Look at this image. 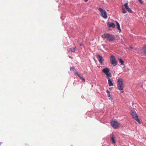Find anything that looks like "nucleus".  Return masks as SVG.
<instances>
[{
  "instance_id": "393cba45",
  "label": "nucleus",
  "mask_w": 146,
  "mask_h": 146,
  "mask_svg": "<svg viewBox=\"0 0 146 146\" xmlns=\"http://www.w3.org/2000/svg\"><path fill=\"white\" fill-rule=\"evenodd\" d=\"M88 0H84V1L85 2H86Z\"/></svg>"
},
{
  "instance_id": "6ab92c4d",
  "label": "nucleus",
  "mask_w": 146,
  "mask_h": 146,
  "mask_svg": "<svg viewBox=\"0 0 146 146\" xmlns=\"http://www.w3.org/2000/svg\"><path fill=\"white\" fill-rule=\"evenodd\" d=\"M123 13H125L126 12V10L123 7L122 8Z\"/></svg>"
},
{
  "instance_id": "b1692460",
  "label": "nucleus",
  "mask_w": 146,
  "mask_h": 146,
  "mask_svg": "<svg viewBox=\"0 0 146 146\" xmlns=\"http://www.w3.org/2000/svg\"><path fill=\"white\" fill-rule=\"evenodd\" d=\"M130 48L131 49V50L133 48V47L131 46H130Z\"/></svg>"
},
{
  "instance_id": "f3484780",
  "label": "nucleus",
  "mask_w": 146,
  "mask_h": 146,
  "mask_svg": "<svg viewBox=\"0 0 146 146\" xmlns=\"http://www.w3.org/2000/svg\"><path fill=\"white\" fill-rule=\"evenodd\" d=\"M80 79L82 80L83 82H84L85 81V79L83 78V77H81L80 76H79Z\"/></svg>"
},
{
  "instance_id": "4be33fe9",
  "label": "nucleus",
  "mask_w": 146,
  "mask_h": 146,
  "mask_svg": "<svg viewBox=\"0 0 146 146\" xmlns=\"http://www.w3.org/2000/svg\"><path fill=\"white\" fill-rule=\"evenodd\" d=\"M75 74H76L79 77V76H80L78 74V73L77 72H75Z\"/></svg>"
},
{
  "instance_id": "9b49d317",
  "label": "nucleus",
  "mask_w": 146,
  "mask_h": 146,
  "mask_svg": "<svg viewBox=\"0 0 146 146\" xmlns=\"http://www.w3.org/2000/svg\"><path fill=\"white\" fill-rule=\"evenodd\" d=\"M110 77H107L108 80V84L110 86H113V83L112 81L110 78Z\"/></svg>"
},
{
  "instance_id": "20e7f679",
  "label": "nucleus",
  "mask_w": 146,
  "mask_h": 146,
  "mask_svg": "<svg viewBox=\"0 0 146 146\" xmlns=\"http://www.w3.org/2000/svg\"><path fill=\"white\" fill-rule=\"evenodd\" d=\"M98 10L101 13V15L104 19H106L108 18L107 13L106 11L102 9L100 7L98 9Z\"/></svg>"
},
{
  "instance_id": "1a4fd4ad",
  "label": "nucleus",
  "mask_w": 146,
  "mask_h": 146,
  "mask_svg": "<svg viewBox=\"0 0 146 146\" xmlns=\"http://www.w3.org/2000/svg\"><path fill=\"white\" fill-rule=\"evenodd\" d=\"M110 138L112 141L113 143H115L116 141L115 139L114 135L113 133L110 135Z\"/></svg>"
},
{
  "instance_id": "a211bd4d",
  "label": "nucleus",
  "mask_w": 146,
  "mask_h": 146,
  "mask_svg": "<svg viewBox=\"0 0 146 146\" xmlns=\"http://www.w3.org/2000/svg\"><path fill=\"white\" fill-rule=\"evenodd\" d=\"M127 11L129 13H132L133 12V11L131 8H129L127 10Z\"/></svg>"
},
{
  "instance_id": "9d476101",
  "label": "nucleus",
  "mask_w": 146,
  "mask_h": 146,
  "mask_svg": "<svg viewBox=\"0 0 146 146\" xmlns=\"http://www.w3.org/2000/svg\"><path fill=\"white\" fill-rule=\"evenodd\" d=\"M108 25L109 28L112 27L114 28L115 27V25L113 23H108Z\"/></svg>"
},
{
  "instance_id": "bb28decb",
  "label": "nucleus",
  "mask_w": 146,
  "mask_h": 146,
  "mask_svg": "<svg viewBox=\"0 0 146 146\" xmlns=\"http://www.w3.org/2000/svg\"><path fill=\"white\" fill-rule=\"evenodd\" d=\"M122 91H121V92H122V93H123V90H122Z\"/></svg>"
},
{
  "instance_id": "f03ea898",
  "label": "nucleus",
  "mask_w": 146,
  "mask_h": 146,
  "mask_svg": "<svg viewBox=\"0 0 146 146\" xmlns=\"http://www.w3.org/2000/svg\"><path fill=\"white\" fill-rule=\"evenodd\" d=\"M117 86L118 89L119 90H123L124 87L123 81L122 79L119 78L118 79Z\"/></svg>"
},
{
  "instance_id": "2eb2a0df",
  "label": "nucleus",
  "mask_w": 146,
  "mask_h": 146,
  "mask_svg": "<svg viewBox=\"0 0 146 146\" xmlns=\"http://www.w3.org/2000/svg\"><path fill=\"white\" fill-rule=\"evenodd\" d=\"M75 48H70V50L73 52H75Z\"/></svg>"
},
{
  "instance_id": "cd10ccee",
  "label": "nucleus",
  "mask_w": 146,
  "mask_h": 146,
  "mask_svg": "<svg viewBox=\"0 0 146 146\" xmlns=\"http://www.w3.org/2000/svg\"><path fill=\"white\" fill-rule=\"evenodd\" d=\"M102 146H103V145H102Z\"/></svg>"
},
{
  "instance_id": "dca6fc26",
  "label": "nucleus",
  "mask_w": 146,
  "mask_h": 146,
  "mask_svg": "<svg viewBox=\"0 0 146 146\" xmlns=\"http://www.w3.org/2000/svg\"><path fill=\"white\" fill-rule=\"evenodd\" d=\"M106 92H107V93L108 94H107L108 96V97H111V95L110 94V92L108 90H107Z\"/></svg>"
},
{
  "instance_id": "a878e982",
  "label": "nucleus",
  "mask_w": 146,
  "mask_h": 146,
  "mask_svg": "<svg viewBox=\"0 0 146 146\" xmlns=\"http://www.w3.org/2000/svg\"><path fill=\"white\" fill-rule=\"evenodd\" d=\"M69 58H73L72 57V56H69Z\"/></svg>"
},
{
  "instance_id": "ddd939ff",
  "label": "nucleus",
  "mask_w": 146,
  "mask_h": 146,
  "mask_svg": "<svg viewBox=\"0 0 146 146\" xmlns=\"http://www.w3.org/2000/svg\"><path fill=\"white\" fill-rule=\"evenodd\" d=\"M124 6L127 10L129 8L128 6V3H127L124 4Z\"/></svg>"
},
{
  "instance_id": "6e6552de",
  "label": "nucleus",
  "mask_w": 146,
  "mask_h": 146,
  "mask_svg": "<svg viewBox=\"0 0 146 146\" xmlns=\"http://www.w3.org/2000/svg\"><path fill=\"white\" fill-rule=\"evenodd\" d=\"M97 56L99 62L101 64H102L103 62L104 61V60L103 59L102 57L99 55H97Z\"/></svg>"
},
{
  "instance_id": "f257e3e1",
  "label": "nucleus",
  "mask_w": 146,
  "mask_h": 146,
  "mask_svg": "<svg viewBox=\"0 0 146 146\" xmlns=\"http://www.w3.org/2000/svg\"><path fill=\"white\" fill-rule=\"evenodd\" d=\"M102 37L103 38H107L110 41H113L115 39V36L113 35L108 33L104 34L102 35Z\"/></svg>"
},
{
  "instance_id": "412c9836",
  "label": "nucleus",
  "mask_w": 146,
  "mask_h": 146,
  "mask_svg": "<svg viewBox=\"0 0 146 146\" xmlns=\"http://www.w3.org/2000/svg\"><path fill=\"white\" fill-rule=\"evenodd\" d=\"M138 1L141 4H143V2L142 1V0H138Z\"/></svg>"
},
{
  "instance_id": "7ed1b4c3",
  "label": "nucleus",
  "mask_w": 146,
  "mask_h": 146,
  "mask_svg": "<svg viewBox=\"0 0 146 146\" xmlns=\"http://www.w3.org/2000/svg\"><path fill=\"white\" fill-rule=\"evenodd\" d=\"M131 113L133 118L136 120L140 124L141 123L140 121L138 118L137 115L136 111L133 110H132L131 111Z\"/></svg>"
},
{
  "instance_id": "f8f14e48",
  "label": "nucleus",
  "mask_w": 146,
  "mask_h": 146,
  "mask_svg": "<svg viewBox=\"0 0 146 146\" xmlns=\"http://www.w3.org/2000/svg\"><path fill=\"white\" fill-rule=\"evenodd\" d=\"M116 23L117 24V29L118 30L119 32H120L121 31V30L120 29V25L119 23L117 21H116Z\"/></svg>"
},
{
  "instance_id": "aec40b11",
  "label": "nucleus",
  "mask_w": 146,
  "mask_h": 146,
  "mask_svg": "<svg viewBox=\"0 0 146 146\" xmlns=\"http://www.w3.org/2000/svg\"><path fill=\"white\" fill-rule=\"evenodd\" d=\"M75 69L74 67H72L70 68V70L74 71Z\"/></svg>"
},
{
  "instance_id": "4468645a",
  "label": "nucleus",
  "mask_w": 146,
  "mask_h": 146,
  "mask_svg": "<svg viewBox=\"0 0 146 146\" xmlns=\"http://www.w3.org/2000/svg\"><path fill=\"white\" fill-rule=\"evenodd\" d=\"M118 59L119 62L121 63V65H123L124 64V61L122 60L121 59L118 58Z\"/></svg>"
},
{
  "instance_id": "39448f33",
  "label": "nucleus",
  "mask_w": 146,
  "mask_h": 146,
  "mask_svg": "<svg viewBox=\"0 0 146 146\" xmlns=\"http://www.w3.org/2000/svg\"><path fill=\"white\" fill-rule=\"evenodd\" d=\"M102 72L104 73L107 76V77H111V74L110 72V69L108 68H106L102 70Z\"/></svg>"
},
{
  "instance_id": "5701e85b",
  "label": "nucleus",
  "mask_w": 146,
  "mask_h": 146,
  "mask_svg": "<svg viewBox=\"0 0 146 146\" xmlns=\"http://www.w3.org/2000/svg\"><path fill=\"white\" fill-rule=\"evenodd\" d=\"M145 50H144V52L145 54H146V46L145 47Z\"/></svg>"
},
{
  "instance_id": "423d86ee",
  "label": "nucleus",
  "mask_w": 146,
  "mask_h": 146,
  "mask_svg": "<svg viewBox=\"0 0 146 146\" xmlns=\"http://www.w3.org/2000/svg\"><path fill=\"white\" fill-rule=\"evenodd\" d=\"M110 61L112 64L113 65V66H115L117 65V62L115 57L113 55L111 56Z\"/></svg>"
},
{
  "instance_id": "0eeeda50",
  "label": "nucleus",
  "mask_w": 146,
  "mask_h": 146,
  "mask_svg": "<svg viewBox=\"0 0 146 146\" xmlns=\"http://www.w3.org/2000/svg\"><path fill=\"white\" fill-rule=\"evenodd\" d=\"M111 124L112 127L114 129H117L119 127V124L117 121H113L111 122Z\"/></svg>"
}]
</instances>
